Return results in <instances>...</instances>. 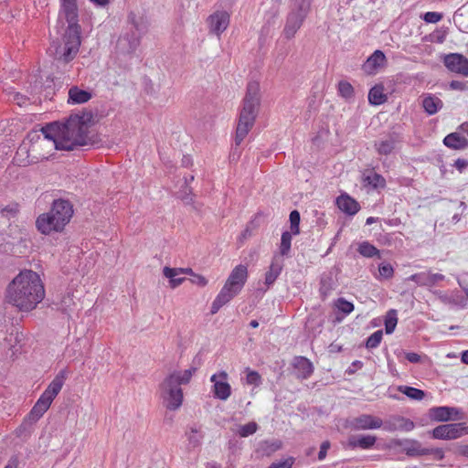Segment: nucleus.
Returning <instances> with one entry per match:
<instances>
[{"mask_svg": "<svg viewBox=\"0 0 468 468\" xmlns=\"http://www.w3.org/2000/svg\"><path fill=\"white\" fill-rule=\"evenodd\" d=\"M89 119L85 115L73 114L65 122H55L41 128L44 140L52 142L55 149L72 151L90 144Z\"/></svg>", "mask_w": 468, "mask_h": 468, "instance_id": "f257e3e1", "label": "nucleus"}, {"mask_svg": "<svg viewBox=\"0 0 468 468\" xmlns=\"http://www.w3.org/2000/svg\"><path fill=\"white\" fill-rule=\"evenodd\" d=\"M45 294L39 274L32 270H24L7 285L5 300L21 312H30L43 301Z\"/></svg>", "mask_w": 468, "mask_h": 468, "instance_id": "f03ea898", "label": "nucleus"}, {"mask_svg": "<svg viewBox=\"0 0 468 468\" xmlns=\"http://www.w3.org/2000/svg\"><path fill=\"white\" fill-rule=\"evenodd\" d=\"M58 17L68 23L63 37V45L55 41L48 52L56 59L69 62L74 58L80 46V26L79 25V9L77 0H59Z\"/></svg>", "mask_w": 468, "mask_h": 468, "instance_id": "7ed1b4c3", "label": "nucleus"}, {"mask_svg": "<svg viewBox=\"0 0 468 468\" xmlns=\"http://www.w3.org/2000/svg\"><path fill=\"white\" fill-rule=\"evenodd\" d=\"M128 22L130 30L121 36L116 45L117 58L125 63L126 67L141 43V38L147 33L149 21L146 16L140 12L131 11Z\"/></svg>", "mask_w": 468, "mask_h": 468, "instance_id": "20e7f679", "label": "nucleus"}, {"mask_svg": "<svg viewBox=\"0 0 468 468\" xmlns=\"http://www.w3.org/2000/svg\"><path fill=\"white\" fill-rule=\"evenodd\" d=\"M73 216V207L68 200L57 199L48 212L40 214L36 220L37 230L44 235L61 232Z\"/></svg>", "mask_w": 468, "mask_h": 468, "instance_id": "39448f33", "label": "nucleus"}, {"mask_svg": "<svg viewBox=\"0 0 468 468\" xmlns=\"http://www.w3.org/2000/svg\"><path fill=\"white\" fill-rule=\"evenodd\" d=\"M68 378V371L61 369L40 395L29 413L25 417L18 429L19 434L34 425L49 409L55 398L58 395Z\"/></svg>", "mask_w": 468, "mask_h": 468, "instance_id": "423d86ee", "label": "nucleus"}, {"mask_svg": "<svg viewBox=\"0 0 468 468\" xmlns=\"http://www.w3.org/2000/svg\"><path fill=\"white\" fill-rule=\"evenodd\" d=\"M259 105L260 84L257 81H250L248 83L243 106L239 112L235 137L237 145L240 144L253 126Z\"/></svg>", "mask_w": 468, "mask_h": 468, "instance_id": "0eeeda50", "label": "nucleus"}, {"mask_svg": "<svg viewBox=\"0 0 468 468\" xmlns=\"http://www.w3.org/2000/svg\"><path fill=\"white\" fill-rule=\"evenodd\" d=\"M313 0H294L293 7L289 13L283 29L284 37L287 39L292 38L302 27Z\"/></svg>", "mask_w": 468, "mask_h": 468, "instance_id": "6e6552de", "label": "nucleus"}, {"mask_svg": "<svg viewBox=\"0 0 468 468\" xmlns=\"http://www.w3.org/2000/svg\"><path fill=\"white\" fill-rule=\"evenodd\" d=\"M161 397L165 407L170 410L180 408L183 402V391L175 382V377L167 376L160 385Z\"/></svg>", "mask_w": 468, "mask_h": 468, "instance_id": "1a4fd4ad", "label": "nucleus"}, {"mask_svg": "<svg viewBox=\"0 0 468 468\" xmlns=\"http://www.w3.org/2000/svg\"><path fill=\"white\" fill-rule=\"evenodd\" d=\"M468 434V426L463 422L446 423L435 427L430 435L435 440H455Z\"/></svg>", "mask_w": 468, "mask_h": 468, "instance_id": "9d476101", "label": "nucleus"}, {"mask_svg": "<svg viewBox=\"0 0 468 468\" xmlns=\"http://www.w3.org/2000/svg\"><path fill=\"white\" fill-rule=\"evenodd\" d=\"M383 420L376 415L362 413L346 420V426L352 431H370L381 429Z\"/></svg>", "mask_w": 468, "mask_h": 468, "instance_id": "9b49d317", "label": "nucleus"}, {"mask_svg": "<svg viewBox=\"0 0 468 468\" xmlns=\"http://www.w3.org/2000/svg\"><path fill=\"white\" fill-rule=\"evenodd\" d=\"M383 423L381 429L387 432H410L415 428V423L411 420L397 414L390 415Z\"/></svg>", "mask_w": 468, "mask_h": 468, "instance_id": "f8f14e48", "label": "nucleus"}, {"mask_svg": "<svg viewBox=\"0 0 468 468\" xmlns=\"http://www.w3.org/2000/svg\"><path fill=\"white\" fill-rule=\"evenodd\" d=\"M213 383V394L216 399L227 400L231 395V387L228 382V373L224 370L213 374L210 378Z\"/></svg>", "mask_w": 468, "mask_h": 468, "instance_id": "ddd939ff", "label": "nucleus"}, {"mask_svg": "<svg viewBox=\"0 0 468 468\" xmlns=\"http://www.w3.org/2000/svg\"><path fill=\"white\" fill-rule=\"evenodd\" d=\"M431 420L441 422L450 420H461L463 419V413L461 409L449 406L433 407L430 410Z\"/></svg>", "mask_w": 468, "mask_h": 468, "instance_id": "4468645a", "label": "nucleus"}, {"mask_svg": "<svg viewBox=\"0 0 468 468\" xmlns=\"http://www.w3.org/2000/svg\"><path fill=\"white\" fill-rule=\"evenodd\" d=\"M444 65L449 70L468 77V59L463 55L451 53L445 56Z\"/></svg>", "mask_w": 468, "mask_h": 468, "instance_id": "2eb2a0df", "label": "nucleus"}, {"mask_svg": "<svg viewBox=\"0 0 468 468\" xmlns=\"http://www.w3.org/2000/svg\"><path fill=\"white\" fill-rule=\"evenodd\" d=\"M239 292V291L230 286H228V284L225 282V284L223 285V287L221 288V290L219 291V292L218 293V295L216 296L211 304V314H217L221 307L229 303Z\"/></svg>", "mask_w": 468, "mask_h": 468, "instance_id": "dca6fc26", "label": "nucleus"}, {"mask_svg": "<svg viewBox=\"0 0 468 468\" xmlns=\"http://www.w3.org/2000/svg\"><path fill=\"white\" fill-rule=\"evenodd\" d=\"M209 29L217 36L221 35L229 24V15L226 11H217L207 18Z\"/></svg>", "mask_w": 468, "mask_h": 468, "instance_id": "f3484780", "label": "nucleus"}, {"mask_svg": "<svg viewBox=\"0 0 468 468\" xmlns=\"http://www.w3.org/2000/svg\"><path fill=\"white\" fill-rule=\"evenodd\" d=\"M248 279V269L245 265L239 264L236 266L230 272L226 281L228 286L235 288L241 292Z\"/></svg>", "mask_w": 468, "mask_h": 468, "instance_id": "a211bd4d", "label": "nucleus"}, {"mask_svg": "<svg viewBox=\"0 0 468 468\" xmlns=\"http://www.w3.org/2000/svg\"><path fill=\"white\" fill-rule=\"evenodd\" d=\"M396 445L402 448V451L409 457H420L425 455V449L421 442L414 439L398 440Z\"/></svg>", "mask_w": 468, "mask_h": 468, "instance_id": "6ab92c4d", "label": "nucleus"}, {"mask_svg": "<svg viewBox=\"0 0 468 468\" xmlns=\"http://www.w3.org/2000/svg\"><path fill=\"white\" fill-rule=\"evenodd\" d=\"M377 442V437L371 434H360L358 436H350L347 441L348 447L351 449L370 450Z\"/></svg>", "mask_w": 468, "mask_h": 468, "instance_id": "aec40b11", "label": "nucleus"}, {"mask_svg": "<svg viewBox=\"0 0 468 468\" xmlns=\"http://www.w3.org/2000/svg\"><path fill=\"white\" fill-rule=\"evenodd\" d=\"M385 54L381 50H376L367 58L362 69L367 74H375L379 68L385 65Z\"/></svg>", "mask_w": 468, "mask_h": 468, "instance_id": "412c9836", "label": "nucleus"}, {"mask_svg": "<svg viewBox=\"0 0 468 468\" xmlns=\"http://www.w3.org/2000/svg\"><path fill=\"white\" fill-rule=\"evenodd\" d=\"M284 265V260L278 256L274 255L269 270L265 273V284L270 287L272 285L277 278L280 276Z\"/></svg>", "mask_w": 468, "mask_h": 468, "instance_id": "4be33fe9", "label": "nucleus"}, {"mask_svg": "<svg viewBox=\"0 0 468 468\" xmlns=\"http://www.w3.org/2000/svg\"><path fill=\"white\" fill-rule=\"evenodd\" d=\"M335 203L341 211L350 216L356 214L360 208L358 202L347 194L340 195Z\"/></svg>", "mask_w": 468, "mask_h": 468, "instance_id": "5701e85b", "label": "nucleus"}, {"mask_svg": "<svg viewBox=\"0 0 468 468\" xmlns=\"http://www.w3.org/2000/svg\"><path fill=\"white\" fill-rule=\"evenodd\" d=\"M297 377L303 379L308 378L313 371L314 367L312 362L304 356H297L293 362Z\"/></svg>", "mask_w": 468, "mask_h": 468, "instance_id": "b1692460", "label": "nucleus"}, {"mask_svg": "<svg viewBox=\"0 0 468 468\" xmlns=\"http://www.w3.org/2000/svg\"><path fill=\"white\" fill-rule=\"evenodd\" d=\"M443 144L445 146L455 150L468 148L467 138L457 132L446 135L443 139Z\"/></svg>", "mask_w": 468, "mask_h": 468, "instance_id": "393cba45", "label": "nucleus"}, {"mask_svg": "<svg viewBox=\"0 0 468 468\" xmlns=\"http://www.w3.org/2000/svg\"><path fill=\"white\" fill-rule=\"evenodd\" d=\"M91 99V93L88 90H81L77 86H73L69 90L68 102L69 104L85 103Z\"/></svg>", "mask_w": 468, "mask_h": 468, "instance_id": "a878e982", "label": "nucleus"}, {"mask_svg": "<svg viewBox=\"0 0 468 468\" xmlns=\"http://www.w3.org/2000/svg\"><path fill=\"white\" fill-rule=\"evenodd\" d=\"M442 106V101L433 94H427L422 99V107L429 115L437 113Z\"/></svg>", "mask_w": 468, "mask_h": 468, "instance_id": "bb28decb", "label": "nucleus"}, {"mask_svg": "<svg viewBox=\"0 0 468 468\" xmlns=\"http://www.w3.org/2000/svg\"><path fill=\"white\" fill-rule=\"evenodd\" d=\"M163 274L165 278L169 279L170 286L172 288L179 286L185 281V278L180 276L182 275V271L177 270V268L165 266L163 269Z\"/></svg>", "mask_w": 468, "mask_h": 468, "instance_id": "cd10ccee", "label": "nucleus"}, {"mask_svg": "<svg viewBox=\"0 0 468 468\" xmlns=\"http://www.w3.org/2000/svg\"><path fill=\"white\" fill-rule=\"evenodd\" d=\"M387 101L382 85H376L368 92V101L372 105H381Z\"/></svg>", "mask_w": 468, "mask_h": 468, "instance_id": "c85d7f7f", "label": "nucleus"}, {"mask_svg": "<svg viewBox=\"0 0 468 468\" xmlns=\"http://www.w3.org/2000/svg\"><path fill=\"white\" fill-rule=\"evenodd\" d=\"M186 436L188 441V444L190 447L196 448L201 444L203 434L201 432V429L197 425H192L188 428V431L186 432Z\"/></svg>", "mask_w": 468, "mask_h": 468, "instance_id": "c756f323", "label": "nucleus"}, {"mask_svg": "<svg viewBox=\"0 0 468 468\" xmlns=\"http://www.w3.org/2000/svg\"><path fill=\"white\" fill-rule=\"evenodd\" d=\"M282 441L279 440L263 441L260 443L258 452L262 455L270 456L282 448Z\"/></svg>", "mask_w": 468, "mask_h": 468, "instance_id": "7c9ffc66", "label": "nucleus"}, {"mask_svg": "<svg viewBox=\"0 0 468 468\" xmlns=\"http://www.w3.org/2000/svg\"><path fill=\"white\" fill-rule=\"evenodd\" d=\"M292 233L290 231H283L281 237V243L279 246V252L276 254L283 259L288 256L291 251Z\"/></svg>", "mask_w": 468, "mask_h": 468, "instance_id": "2f4dec72", "label": "nucleus"}, {"mask_svg": "<svg viewBox=\"0 0 468 468\" xmlns=\"http://www.w3.org/2000/svg\"><path fill=\"white\" fill-rule=\"evenodd\" d=\"M197 369V368L196 367H191L184 371H174L169 376L175 377V382L181 386L182 384H187L191 380V378L196 373Z\"/></svg>", "mask_w": 468, "mask_h": 468, "instance_id": "473e14b6", "label": "nucleus"}, {"mask_svg": "<svg viewBox=\"0 0 468 468\" xmlns=\"http://www.w3.org/2000/svg\"><path fill=\"white\" fill-rule=\"evenodd\" d=\"M364 183L366 185L371 186L373 188H384L386 186L385 178L375 172H371L367 175H364Z\"/></svg>", "mask_w": 468, "mask_h": 468, "instance_id": "72a5a7b5", "label": "nucleus"}, {"mask_svg": "<svg viewBox=\"0 0 468 468\" xmlns=\"http://www.w3.org/2000/svg\"><path fill=\"white\" fill-rule=\"evenodd\" d=\"M398 324V314L395 309H390L385 315L384 324L385 332L387 335H390L394 332Z\"/></svg>", "mask_w": 468, "mask_h": 468, "instance_id": "f704fd0d", "label": "nucleus"}, {"mask_svg": "<svg viewBox=\"0 0 468 468\" xmlns=\"http://www.w3.org/2000/svg\"><path fill=\"white\" fill-rule=\"evenodd\" d=\"M398 390L402 394L406 395L408 398L414 400H421L425 397V393L423 390L413 387L399 386Z\"/></svg>", "mask_w": 468, "mask_h": 468, "instance_id": "c9c22d12", "label": "nucleus"}, {"mask_svg": "<svg viewBox=\"0 0 468 468\" xmlns=\"http://www.w3.org/2000/svg\"><path fill=\"white\" fill-rule=\"evenodd\" d=\"M394 275V268L388 262H381L378 265V273L375 275V278L378 281L389 280Z\"/></svg>", "mask_w": 468, "mask_h": 468, "instance_id": "e433bc0d", "label": "nucleus"}, {"mask_svg": "<svg viewBox=\"0 0 468 468\" xmlns=\"http://www.w3.org/2000/svg\"><path fill=\"white\" fill-rule=\"evenodd\" d=\"M376 149L379 154H390L395 148V140L392 138L382 140L375 144Z\"/></svg>", "mask_w": 468, "mask_h": 468, "instance_id": "4c0bfd02", "label": "nucleus"}, {"mask_svg": "<svg viewBox=\"0 0 468 468\" xmlns=\"http://www.w3.org/2000/svg\"><path fill=\"white\" fill-rule=\"evenodd\" d=\"M357 251L359 254L366 258H372L374 256L379 255V250L367 241L361 242L358 245Z\"/></svg>", "mask_w": 468, "mask_h": 468, "instance_id": "58836bf2", "label": "nucleus"}, {"mask_svg": "<svg viewBox=\"0 0 468 468\" xmlns=\"http://www.w3.org/2000/svg\"><path fill=\"white\" fill-rule=\"evenodd\" d=\"M335 309L341 312L344 316L348 315L354 311V304L351 302H348L343 297L338 298L334 303Z\"/></svg>", "mask_w": 468, "mask_h": 468, "instance_id": "ea45409f", "label": "nucleus"}, {"mask_svg": "<svg viewBox=\"0 0 468 468\" xmlns=\"http://www.w3.org/2000/svg\"><path fill=\"white\" fill-rule=\"evenodd\" d=\"M406 280L413 282L419 286H431V282L429 279V271L414 273V274L409 276Z\"/></svg>", "mask_w": 468, "mask_h": 468, "instance_id": "a19ab883", "label": "nucleus"}, {"mask_svg": "<svg viewBox=\"0 0 468 468\" xmlns=\"http://www.w3.org/2000/svg\"><path fill=\"white\" fill-rule=\"evenodd\" d=\"M258 430V424L255 421H250L247 424L239 427L237 433L243 438L254 434Z\"/></svg>", "mask_w": 468, "mask_h": 468, "instance_id": "79ce46f5", "label": "nucleus"}, {"mask_svg": "<svg viewBox=\"0 0 468 468\" xmlns=\"http://www.w3.org/2000/svg\"><path fill=\"white\" fill-rule=\"evenodd\" d=\"M338 92L343 98L350 99L354 95V89L349 82L341 80L338 83Z\"/></svg>", "mask_w": 468, "mask_h": 468, "instance_id": "37998d69", "label": "nucleus"}, {"mask_svg": "<svg viewBox=\"0 0 468 468\" xmlns=\"http://www.w3.org/2000/svg\"><path fill=\"white\" fill-rule=\"evenodd\" d=\"M290 224H291V231L293 235H298L300 233V213L297 210H292L289 216Z\"/></svg>", "mask_w": 468, "mask_h": 468, "instance_id": "c03bdc74", "label": "nucleus"}, {"mask_svg": "<svg viewBox=\"0 0 468 468\" xmlns=\"http://www.w3.org/2000/svg\"><path fill=\"white\" fill-rule=\"evenodd\" d=\"M383 333L381 330L374 332L370 336L367 337L366 342L367 348H376L381 343Z\"/></svg>", "mask_w": 468, "mask_h": 468, "instance_id": "a18cd8bd", "label": "nucleus"}, {"mask_svg": "<svg viewBox=\"0 0 468 468\" xmlns=\"http://www.w3.org/2000/svg\"><path fill=\"white\" fill-rule=\"evenodd\" d=\"M74 304V301L70 292H68L64 295L59 303H58V308L64 313H68L71 310V306Z\"/></svg>", "mask_w": 468, "mask_h": 468, "instance_id": "49530a36", "label": "nucleus"}, {"mask_svg": "<svg viewBox=\"0 0 468 468\" xmlns=\"http://www.w3.org/2000/svg\"><path fill=\"white\" fill-rule=\"evenodd\" d=\"M246 382L249 385L258 387L261 384V378L258 372L247 369Z\"/></svg>", "mask_w": 468, "mask_h": 468, "instance_id": "de8ad7c7", "label": "nucleus"}, {"mask_svg": "<svg viewBox=\"0 0 468 468\" xmlns=\"http://www.w3.org/2000/svg\"><path fill=\"white\" fill-rule=\"evenodd\" d=\"M442 18V14L441 13H438V12H426L423 16H422V19L426 22V23H431V24H435V23H438L439 21H441Z\"/></svg>", "mask_w": 468, "mask_h": 468, "instance_id": "09e8293b", "label": "nucleus"}, {"mask_svg": "<svg viewBox=\"0 0 468 468\" xmlns=\"http://www.w3.org/2000/svg\"><path fill=\"white\" fill-rule=\"evenodd\" d=\"M294 463V458L288 457L277 463H272L268 468H292Z\"/></svg>", "mask_w": 468, "mask_h": 468, "instance_id": "8fccbe9b", "label": "nucleus"}, {"mask_svg": "<svg viewBox=\"0 0 468 468\" xmlns=\"http://www.w3.org/2000/svg\"><path fill=\"white\" fill-rule=\"evenodd\" d=\"M431 454L434 456V459L437 461H441L444 459L445 454L444 451L441 448H430L426 447L425 449V455Z\"/></svg>", "mask_w": 468, "mask_h": 468, "instance_id": "3c124183", "label": "nucleus"}, {"mask_svg": "<svg viewBox=\"0 0 468 468\" xmlns=\"http://www.w3.org/2000/svg\"><path fill=\"white\" fill-rule=\"evenodd\" d=\"M331 444L328 441H324L322 442L320 446V451L318 452V460L324 461L326 457L327 451L329 450Z\"/></svg>", "mask_w": 468, "mask_h": 468, "instance_id": "603ef678", "label": "nucleus"}, {"mask_svg": "<svg viewBox=\"0 0 468 468\" xmlns=\"http://www.w3.org/2000/svg\"><path fill=\"white\" fill-rule=\"evenodd\" d=\"M191 276H192V278H191L192 283H195V284H197L198 286H202V287L207 285V281L204 276H202L200 274H197V273H193Z\"/></svg>", "mask_w": 468, "mask_h": 468, "instance_id": "864d4df0", "label": "nucleus"}, {"mask_svg": "<svg viewBox=\"0 0 468 468\" xmlns=\"http://www.w3.org/2000/svg\"><path fill=\"white\" fill-rule=\"evenodd\" d=\"M1 212L6 216L14 217L18 212V207L16 204L9 205L2 208Z\"/></svg>", "mask_w": 468, "mask_h": 468, "instance_id": "5fc2aeb1", "label": "nucleus"}, {"mask_svg": "<svg viewBox=\"0 0 468 468\" xmlns=\"http://www.w3.org/2000/svg\"><path fill=\"white\" fill-rule=\"evenodd\" d=\"M449 86L452 90H464L467 89V82L460 80H452Z\"/></svg>", "mask_w": 468, "mask_h": 468, "instance_id": "6e6d98bb", "label": "nucleus"}, {"mask_svg": "<svg viewBox=\"0 0 468 468\" xmlns=\"http://www.w3.org/2000/svg\"><path fill=\"white\" fill-rule=\"evenodd\" d=\"M453 166L460 172L463 173L468 166V161L465 159L458 158Z\"/></svg>", "mask_w": 468, "mask_h": 468, "instance_id": "4d7b16f0", "label": "nucleus"}, {"mask_svg": "<svg viewBox=\"0 0 468 468\" xmlns=\"http://www.w3.org/2000/svg\"><path fill=\"white\" fill-rule=\"evenodd\" d=\"M445 276L441 273H432L429 271V279L431 282V286L435 285L438 282L444 280Z\"/></svg>", "mask_w": 468, "mask_h": 468, "instance_id": "13d9d810", "label": "nucleus"}, {"mask_svg": "<svg viewBox=\"0 0 468 468\" xmlns=\"http://www.w3.org/2000/svg\"><path fill=\"white\" fill-rule=\"evenodd\" d=\"M405 356L407 358V360L410 363H419L420 362V356L417 353H414V352H408L405 354Z\"/></svg>", "mask_w": 468, "mask_h": 468, "instance_id": "bf43d9fd", "label": "nucleus"}, {"mask_svg": "<svg viewBox=\"0 0 468 468\" xmlns=\"http://www.w3.org/2000/svg\"><path fill=\"white\" fill-rule=\"evenodd\" d=\"M18 463H19V461H18L17 456L14 455L8 460L5 468H17Z\"/></svg>", "mask_w": 468, "mask_h": 468, "instance_id": "052dcab7", "label": "nucleus"}, {"mask_svg": "<svg viewBox=\"0 0 468 468\" xmlns=\"http://www.w3.org/2000/svg\"><path fill=\"white\" fill-rule=\"evenodd\" d=\"M90 1L98 6H105L110 2V0H90Z\"/></svg>", "mask_w": 468, "mask_h": 468, "instance_id": "680f3d73", "label": "nucleus"}, {"mask_svg": "<svg viewBox=\"0 0 468 468\" xmlns=\"http://www.w3.org/2000/svg\"><path fill=\"white\" fill-rule=\"evenodd\" d=\"M461 361L463 364L468 365V349L461 353Z\"/></svg>", "mask_w": 468, "mask_h": 468, "instance_id": "e2e57ef3", "label": "nucleus"}, {"mask_svg": "<svg viewBox=\"0 0 468 468\" xmlns=\"http://www.w3.org/2000/svg\"><path fill=\"white\" fill-rule=\"evenodd\" d=\"M457 282L463 292L465 288H468V284L463 279L457 278Z\"/></svg>", "mask_w": 468, "mask_h": 468, "instance_id": "0e129e2a", "label": "nucleus"}, {"mask_svg": "<svg viewBox=\"0 0 468 468\" xmlns=\"http://www.w3.org/2000/svg\"><path fill=\"white\" fill-rule=\"evenodd\" d=\"M459 452L462 455H464V456L468 457V445L461 446L460 449H459Z\"/></svg>", "mask_w": 468, "mask_h": 468, "instance_id": "69168bd1", "label": "nucleus"}, {"mask_svg": "<svg viewBox=\"0 0 468 468\" xmlns=\"http://www.w3.org/2000/svg\"><path fill=\"white\" fill-rule=\"evenodd\" d=\"M177 270H181L182 271V274H190V275H192L194 273L192 269H190V268H177Z\"/></svg>", "mask_w": 468, "mask_h": 468, "instance_id": "338daca9", "label": "nucleus"}, {"mask_svg": "<svg viewBox=\"0 0 468 468\" xmlns=\"http://www.w3.org/2000/svg\"><path fill=\"white\" fill-rule=\"evenodd\" d=\"M459 129H460L462 132L467 133V134H468V122H465L462 123V124L459 126Z\"/></svg>", "mask_w": 468, "mask_h": 468, "instance_id": "774afa93", "label": "nucleus"}]
</instances>
